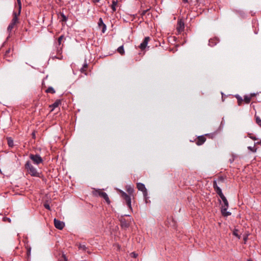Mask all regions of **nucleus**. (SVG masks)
Segmentation results:
<instances>
[{"mask_svg": "<svg viewBox=\"0 0 261 261\" xmlns=\"http://www.w3.org/2000/svg\"><path fill=\"white\" fill-rule=\"evenodd\" d=\"M92 194L95 197L99 196L103 198L108 204H110L111 203V201L108 195L106 193L103 192L101 189H94L92 191Z\"/></svg>", "mask_w": 261, "mask_h": 261, "instance_id": "f257e3e1", "label": "nucleus"}, {"mask_svg": "<svg viewBox=\"0 0 261 261\" xmlns=\"http://www.w3.org/2000/svg\"><path fill=\"white\" fill-rule=\"evenodd\" d=\"M25 169L28 173L32 176L39 177V173L37 172V169L30 163L27 162L25 165Z\"/></svg>", "mask_w": 261, "mask_h": 261, "instance_id": "f03ea898", "label": "nucleus"}, {"mask_svg": "<svg viewBox=\"0 0 261 261\" xmlns=\"http://www.w3.org/2000/svg\"><path fill=\"white\" fill-rule=\"evenodd\" d=\"M122 198L125 201L126 204L127 205L129 208L132 211V207L131 205V196L132 195H128L125 192L120 190L119 191Z\"/></svg>", "mask_w": 261, "mask_h": 261, "instance_id": "7ed1b4c3", "label": "nucleus"}, {"mask_svg": "<svg viewBox=\"0 0 261 261\" xmlns=\"http://www.w3.org/2000/svg\"><path fill=\"white\" fill-rule=\"evenodd\" d=\"M30 158L33 161L34 164L37 165L42 163L43 160L39 154H32L30 155Z\"/></svg>", "mask_w": 261, "mask_h": 261, "instance_id": "20e7f679", "label": "nucleus"}, {"mask_svg": "<svg viewBox=\"0 0 261 261\" xmlns=\"http://www.w3.org/2000/svg\"><path fill=\"white\" fill-rule=\"evenodd\" d=\"M137 188L139 190L143 192L144 197H146L147 195V191L145 188V185L141 182L137 183Z\"/></svg>", "mask_w": 261, "mask_h": 261, "instance_id": "39448f33", "label": "nucleus"}, {"mask_svg": "<svg viewBox=\"0 0 261 261\" xmlns=\"http://www.w3.org/2000/svg\"><path fill=\"white\" fill-rule=\"evenodd\" d=\"M54 222L55 227L58 229L62 230L65 226V223L63 222L56 218L54 219Z\"/></svg>", "mask_w": 261, "mask_h": 261, "instance_id": "423d86ee", "label": "nucleus"}, {"mask_svg": "<svg viewBox=\"0 0 261 261\" xmlns=\"http://www.w3.org/2000/svg\"><path fill=\"white\" fill-rule=\"evenodd\" d=\"M206 141V138L205 135H201L198 136L197 140L195 141L196 145L200 146L202 145Z\"/></svg>", "mask_w": 261, "mask_h": 261, "instance_id": "0eeeda50", "label": "nucleus"}, {"mask_svg": "<svg viewBox=\"0 0 261 261\" xmlns=\"http://www.w3.org/2000/svg\"><path fill=\"white\" fill-rule=\"evenodd\" d=\"M185 28V24L184 21L180 19L178 20L177 24V31L178 33H180L181 32L183 31Z\"/></svg>", "mask_w": 261, "mask_h": 261, "instance_id": "6e6552de", "label": "nucleus"}, {"mask_svg": "<svg viewBox=\"0 0 261 261\" xmlns=\"http://www.w3.org/2000/svg\"><path fill=\"white\" fill-rule=\"evenodd\" d=\"M149 40L150 38L149 37H145L143 41L140 44L139 47L142 50H144L146 47Z\"/></svg>", "mask_w": 261, "mask_h": 261, "instance_id": "1a4fd4ad", "label": "nucleus"}, {"mask_svg": "<svg viewBox=\"0 0 261 261\" xmlns=\"http://www.w3.org/2000/svg\"><path fill=\"white\" fill-rule=\"evenodd\" d=\"M13 51V49H11L10 48H9L6 51L5 54L4 55V58L9 62H10L11 60L9 59L8 58H9L12 55Z\"/></svg>", "mask_w": 261, "mask_h": 261, "instance_id": "9d476101", "label": "nucleus"}, {"mask_svg": "<svg viewBox=\"0 0 261 261\" xmlns=\"http://www.w3.org/2000/svg\"><path fill=\"white\" fill-rule=\"evenodd\" d=\"M19 15H18V13L17 14V13L16 12H13V18L11 21L10 23L15 25L16 23H18V16H19Z\"/></svg>", "mask_w": 261, "mask_h": 261, "instance_id": "9b49d317", "label": "nucleus"}, {"mask_svg": "<svg viewBox=\"0 0 261 261\" xmlns=\"http://www.w3.org/2000/svg\"><path fill=\"white\" fill-rule=\"evenodd\" d=\"M228 207H226L225 206H222L221 210V213H222V215L225 217H227V216H230L231 215L230 212L227 211Z\"/></svg>", "mask_w": 261, "mask_h": 261, "instance_id": "f8f14e48", "label": "nucleus"}, {"mask_svg": "<svg viewBox=\"0 0 261 261\" xmlns=\"http://www.w3.org/2000/svg\"><path fill=\"white\" fill-rule=\"evenodd\" d=\"M98 25L99 27H102V32L103 33H105L107 27L106 25L103 23L102 19L101 18H100L99 19Z\"/></svg>", "mask_w": 261, "mask_h": 261, "instance_id": "ddd939ff", "label": "nucleus"}, {"mask_svg": "<svg viewBox=\"0 0 261 261\" xmlns=\"http://www.w3.org/2000/svg\"><path fill=\"white\" fill-rule=\"evenodd\" d=\"M255 95V93H251L250 95H245L244 96V98L243 99L244 101L246 103H249L251 99V98Z\"/></svg>", "mask_w": 261, "mask_h": 261, "instance_id": "4468645a", "label": "nucleus"}, {"mask_svg": "<svg viewBox=\"0 0 261 261\" xmlns=\"http://www.w3.org/2000/svg\"><path fill=\"white\" fill-rule=\"evenodd\" d=\"M219 42V40L217 38H211L209 40V42H208V45L210 46H215V45L217 44V43Z\"/></svg>", "mask_w": 261, "mask_h": 261, "instance_id": "2eb2a0df", "label": "nucleus"}, {"mask_svg": "<svg viewBox=\"0 0 261 261\" xmlns=\"http://www.w3.org/2000/svg\"><path fill=\"white\" fill-rule=\"evenodd\" d=\"M120 221L122 227L127 228L129 226V223L127 222L125 219H121Z\"/></svg>", "mask_w": 261, "mask_h": 261, "instance_id": "dca6fc26", "label": "nucleus"}, {"mask_svg": "<svg viewBox=\"0 0 261 261\" xmlns=\"http://www.w3.org/2000/svg\"><path fill=\"white\" fill-rule=\"evenodd\" d=\"M126 189L129 195L133 196L134 188L130 186H127Z\"/></svg>", "mask_w": 261, "mask_h": 261, "instance_id": "f3484780", "label": "nucleus"}, {"mask_svg": "<svg viewBox=\"0 0 261 261\" xmlns=\"http://www.w3.org/2000/svg\"><path fill=\"white\" fill-rule=\"evenodd\" d=\"M60 104H61L60 100H56L51 106H50V107L53 108L51 111H53L56 108H57Z\"/></svg>", "mask_w": 261, "mask_h": 261, "instance_id": "a211bd4d", "label": "nucleus"}, {"mask_svg": "<svg viewBox=\"0 0 261 261\" xmlns=\"http://www.w3.org/2000/svg\"><path fill=\"white\" fill-rule=\"evenodd\" d=\"M235 97L237 99L238 105L241 106L244 101L243 99L239 95H236Z\"/></svg>", "mask_w": 261, "mask_h": 261, "instance_id": "6ab92c4d", "label": "nucleus"}, {"mask_svg": "<svg viewBox=\"0 0 261 261\" xmlns=\"http://www.w3.org/2000/svg\"><path fill=\"white\" fill-rule=\"evenodd\" d=\"M118 3V1L116 0H113L112 1V4L111 6V8L113 10V12H115L116 10V6H117Z\"/></svg>", "mask_w": 261, "mask_h": 261, "instance_id": "aec40b11", "label": "nucleus"}, {"mask_svg": "<svg viewBox=\"0 0 261 261\" xmlns=\"http://www.w3.org/2000/svg\"><path fill=\"white\" fill-rule=\"evenodd\" d=\"M117 51L121 55H123L124 54V48H123V45H121L120 46H119L118 48H117Z\"/></svg>", "mask_w": 261, "mask_h": 261, "instance_id": "412c9836", "label": "nucleus"}, {"mask_svg": "<svg viewBox=\"0 0 261 261\" xmlns=\"http://www.w3.org/2000/svg\"><path fill=\"white\" fill-rule=\"evenodd\" d=\"M216 192L219 195L221 198L224 196L220 188H217V190H216Z\"/></svg>", "mask_w": 261, "mask_h": 261, "instance_id": "4be33fe9", "label": "nucleus"}, {"mask_svg": "<svg viewBox=\"0 0 261 261\" xmlns=\"http://www.w3.org/2000/svg\"><path fill=\"white\" fill-rule=\"evenodd\" d=\"M45 92L46 93H52V94H54L56 92L55 89L51 87H48L45 91Z\"/></svg>", "mask_w": 261, "mask_h": 261, "instance_id": "5701e85b", "label": "nucleus"}, {"mask_svg": "<svg viewBox=\"0 0 261 261\" xmlns=\"http://www.w3.org/2000/svg\"><path fill=\"white\" fill-rule=\"evenodd\" d=\"M221 199L224 203V205H223L222 206L228 207V202L225 196H224L223 197L221 198Z\"/></svg>", "mask_w": 261, "mask_h": 261, "instance_id": "b1692460", "label": "nucleus"}, {"mask_svg": "<svg viewBox=\"0 0 261 261\" xmlns=\"http://www.w3.org/2000/svg\"><path fill=\"white\" fill-rule=\"evenodd\" d=\"M15 25L10 23L9 24V25H8V28H7V31L10 34L12 29H13V28L14 27Z\"/></svg>", "mask_w": 261, "mask_h": 261, "instance_id": "393cba45", "label": "nucleus"}, {"mask_svg": "<svg viewBox=\"0 0 261 261\" xmlns=\"http://www.w3.org/2000/svg\"><path fill=\"white\" fill-rule=\"evenodd\" d=\"M87 67H88L87 63H84L83 67L80 69L81 72L82 73H84L86 71Z\"/></svg>", "mask_w": 261, "mask_h": 261, "instance_id": "a878e982", "label": "nucleus"}, {"mask_svg": "<svg viewBox=\"0 0 261 261\" xmlns=\"http://www.w3.org/2000/svg\"><path fill=\"white\" fill-rule=\"evenodd\" d=\"M25 248L27 250V255H28V256H29L31 254V247L28 244H26Z\"/></svg>", "mask_w": 261, "mask_h": 261, "instance_id": "bb28decb", "label": "nucleus"}, {"mask_svg": "<svg viewBox=\"0 0 261 261\" xmlns=\"http://www.w3.org/2000/svg\"><path fill=\"white\" fill-rule=\"evenodd\" d=\"M8 144L10 147L13 146V141L11 138H8Z\"/></svg>", "mask_w": 261, "mask_h": 261, "instance_id": "cd10ccee", "label": "nucleus"}, {"mask_svg": "<svg viewBox=\"0 0 261 261\" xmlns=\"http://www.w3.org/2000/svg\"><path fill=\"white\" fill-rule=\"evenodd\" d=\"M79 248L81 250H82L83 251H86L87 248L85 245L80 244L79 246Z\"/></svg>", "mask_w": 261, "mask_h": 261, "instance_id": "c85d7f7f", "label": "nucleus"}, {"mask_svg": "<svg viewBox=\"0 0 261 261\" xmlns=\"http://www.w3.org/2000/svg\"><path fill=\"white\" fill-rule=\"evenodd\" d=\"M18 5L19 6V11H18V15H20L21 9V3L20 0H17Z\"/></svg>", "mask_w": 261, "mask_h": 261, "instance_id": "c756f323", "label": "nucleus"}, {"mask_svg": "<svg viewBox=\"0 0 261 261\" xmlns=\"http://www.w3.org/2000/svg\"><path fill=\"white\" fill-rule=\"evenodd\" d=\"M217 180H214L213 182V187L215 189V191L217 190V188H220L219 187H218L217 186Z\"/></svg>", "mask_w": 261, "mask_h": 261, "instance_id": "7c9ffc66", "label": "nucleus"}, {"mask_svg": "<svg viewBox=\"0 0 261 261\" xmlns=\"http://www.w3.org/2000/svg\"><path fill=\"white\" fill-rule=\"evenodd\" d=\"M255 117H256V123L259 126H261V120L260 119V118L258 116H255Z\"/></svg>", "mask_w": 261, "mask_h": 261, "instance_id": "2f4dec72", "label": "nucleus"}, {"mask_svg": "<svg viewBox=\"0 0 261 261\" xmlns=\"http://www.w3.org/2000/svg\"><path fill=\"white\" fill-rule=\"evenodd\" d=\"M61 17H62V21H67V17L64 14H61Z\"/></svg>", "mask_w": 261, "mask_h": 261, "instance_id": "473e14b6", "label": "nucleus"}, {"mask_svg": "<svg viewBox=\"0 0 261 261\" xmlns=\"http://www.w3.org/2000/svg\"><path fill=\"white\" fill-rule=\"evenodd\" d=\"M248 136H249V138H251L252 139L254 140H256V138L255 137V136L252 134H249L248 135Z\"/></svg>", "mask_w": 261, "mask_h": 261, "instance_id": "72a5a7b5", "label": "nucleus"}, {"mask_svg": "<svg viewBox=\"0 0 261 261\" xmlns=\"http://www.w3.org/2000/svg\"><path fill=\"white\" fill-rule=\"evenodd\" d=\"M216 135V134L215 133H213V134H205V136H208L209 137L211 138H214Z\"/></svg>", "mask_w": 261, "mask_h": 261, "instance_id": "f704fd0d", "label": "nucleus"}, {"mask_svg": "<svg viewBox=\"0 0 261 261\" xmlns=\"http://www.w3.org/2000/svg\"><path fill=\"white\" fill-rule=\"evenodd\" d=\"M64 38V36L63 35H61L58 39V42L59 43V44L60 45L61 43V41L62 40V39H63Z\"/></svg>", "mask_w": 261, "mask_h": 261, "instance_id": "c9c22d12", "label": "nucleus"}, {"mask_svg": "<svg viewBox=\"0 0 261 261\" xmlns=\"http://www.w3.org/2000/svg\"><path fill=\"white\" fill-rule=\"evenodd\" d=\"M219 184L220 182H223L224 181V178L223 177H220L218 178V180H217Z\"/></svg>", "mask_w": 261, "mask_h": 261, "instance_id": "e433bc0d", "label": "nucleus"}, {"mask_svg": "<svg viewBox=\"0 0 261 261\" xmlns=\"http://www.w3.org/2000/svg\"><path fill=\"white\" fill-rule=\"evenodd\" d=\"M44 206L45 208L48 210H50V206L49 205L48 203H45L44 204Z\"/></svg>", "mask_w": 261, "mask_h": 261, "instance_id": "4c0bfd02", "label": "nucleus"}, {"mask_svg": "<svg viewBox=\"0 0 261 261\" xmlns=\"http://www.w3.org/2000/svg\"><path fill=\"white\" fill-rule=\"evenodd\" d=\"M248 148L250 150H251V151H253V152H254V151H256V148H255V147H251V146H249V147H248Z\"/></svg>", "mask_w": 261, "mask_h": 261, "instance_id": "58836bf2", "label": "nucleus"}, {"mask_svg": "<svg viewBox=\"0 0 261 261\" xmlns=\"http://www.w3.org/2000/svg\"><path fill=\"white\" fill-rule=\"evenodd\" d=\"M3 219H4V221H7L9 223H10L11 221V219L9 218L4 217L3 218Z\"/></svg>", "mask_w": 261, "mask_h": 261, "instance_id": "ea45409f", "label": "nucleus"}, {"mask_svg": "<svg viewBox=\"0 0 261 261\" xmlns=\"http://www.w3.org/2000/svg\"><path fill=\"white\" fill-rule=\"evenodd\" d=\"M62 256L64 258V261H68L67 257L66 256V255L64 254H62Z\"/></svg>", "mask_w": 261, "mask_h": 261, "instance_id": "a19ab883", "label": "nucleus"}, {"mask_svg": "<svg viewBox=\"0 0 261 261\" xmlns=\"http://www.w3.org/2000/svg\"><path fill=\"white\" fill-rule=\"evenodd\" d=\"M233 235L236 236V237H238V230H234L233 232Z\"/></svg>", "mask_w": 261, "mask_h": 261, "instance_id": "79ce46f5", "label": "nucleus"}, {"mask_svg": "<svg viewBox=\"0 0 261 261\" xmlns=\"http://www.w3.org/2000/svg\"><path fill=\"white\" fill-rule=\"evenodd\" d=\"M94 3H98L100 0H92Z\"/></svg>", "mask_w": 261, "mask_h": 261, "instance_id": "37998d69", "label": "nucleus"}, {"mask_svg": "<svg viewBox=\"0 0 261 261\" xmlns=\"http://www.w3.org/2000/svg\"><path fill=\"white\" fill-rule=\"evenodd\" d=\"M182 1L184 3H188V0H182Z\"/></svg>", "mask_w": 261, "mask_h": 261, "instance_id": "c03bdc74", "label": "nucleus"}, {"mask_svg": "<svg viewBox=\"0 0 261 261\" xmlns=\"http://www.w3.org/2000/svg\"><path fill=\"white\" fill-rule=\"evenodd\" d=\"M124 216H129V215H124Z\"/></svg>", "mask_w": 261, "mask_h": 261, "instance_id": "a18cd8bd", "label": "nucleus"}]
</instances>
